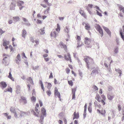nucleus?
<instances>
[{"label": "nucleus", "instance_id": "obj_2", "mask_svg": "<svg viewBox=\"0 0 124 124\" xmlns=\"http://www.w3.org/2000/svg\"><path fill=\"white\" fill-rule=\"evenodd\" d=\"M10 111L12 113H13L14 114V116L16 118H19V117H18L19 114H17L16 112V109L14 107H12L10 108Z\"/></svg>", "mask_w": 124, "mask_h": 124}, {"label": "nucleus", "instance_id": "obj_15", "mask_svg": "<svg viewBox=\"0 0 124 124\" xmlns=\"http://www.w3.org/2000/svg\"><path fill=\"white\" fill-rule=\"evenodd\" d=\"M18 5L19 6H21L22 4H24V2L23 1L20 0H18L17 2Z\"/></svg>", "mask_w": 124, "mask_h": 124}, {"label": "nucleus", "instance_id": "obj_17", "mask_svg": "<svg viewBox=\"0 0 124 124\" xmlns=\"http://www.w3.org/2000/svg\"><path fill=\"white\" fill-rule=\"evenodd\" d=\"M44 119V117L41 115L40 116V120H39V122L41 123V124H43V120Z\"/></svg>", "mask_w": 124, "mask_h": 124}, {"label": "nucleus", "instance_id": "obj_50", "mask_svg": "<svg viewBox=\"0 0 124 124\" xmlns=\"http://www.w3.org/2000/svg\"><path fill=\"white\" fill-rule=\"evenodd\" d=\"M39 102L40 106L41 107L43 105V103L42 101L40 100H39Z\"/></svg>", "mask_w": 124, "mask_h": 124}, {"label": "nucleus", "instance_id": "obj_42", "mask_svg": "<svg viewBox=\"0 0 124 124\" xmlns=\"http://www.w3.org/2000/svg\"><path fill=\"white\" fill-rule=\"evenodd\" d=\"M30 40L33 43H34L35 42V41L32 37H30Z\"/></svg>", "mask_w": 124, "mask_h": 124}, {"label": "nucleus", "instance_id": "obj_9", "mask_svg": "<svg viewBox=\"0 0 124 124\" xmlns=\"http://www.w3.org/2000/svg\"><path fill=\"white\" fill-rule=\"evenodd\" d=\"M16 6V3L14 2H12L10 5V9L11 10H13L15 9V7Z\"/></svg>", "mask_w": 124, "mask_h": 124}, {"label": "nucleus", "instance_id": "obj_23", "mask_svg": "<svg viewBox=\"0 0 124 124\" xmlns=\"http://www.w3.org/2000/svg\"><path fill=\"white\" fill-rule=\"evenodd\" d=\"M51 35L52 36L55 38L57 34L55 31H54L51 33Z\"/></svg>", "mask_w": 124, "mask_h": 124}, {"label": "nucleus", "instance_id": "obj_62", "mask_svg": "<svg viewBox=\"0 0 124 124\" xmlns=\"http://www.w3.org/2000/svg\"><path fill=\"white\" fill-rule=\"evenodd\" d=\"M59 19L60 20H63L64 19V17H59Z\"/></svg>", "mask_w": 124, "mask_h": 124}, {"label": "nucleus", "instance_id": "obj_4", "mask_svg": "<svg viewBox=\"0 0 124 124\" xmlns=\"http://www.w3.org/2000/svg\"><path fill=\"white\" fill-rule=\"evenodd\" d=\"M67 55L68 57V58L67 57L66 55L65 54L64 56L65 59L67 61L70 60V62H71L70 55V54L69 53H67Z\"/></svg>", "mask_w": 124, "mask_h": 124}, {"label": "nucleus", "instance_id": "obj_12", "mask_svg": "<svg viewBox=\"0 0 124 124\" xmlns=\"http://www.w3.org/2000/svg\"><path fill=\"white\" fill-rule=\"evenodd\" d=\"M41 111L42 115L45 116H46V111L45 109L44 108H42Z\"/></svg>", "mask_w": 124, "mask_h": 124}, {"label": "nucleus", "instance_id": "obj_64", "mask_svg": "<svg viewBox=\"0 0 124 124\" xmlns=\"http://www.w3.org/2000/svg\"><path fill=\"white\" fill-rule=\"evenodd\" d=\"M59 123L60 124H62L63 122L61 120H59Z\"/></svg>", "mask_w": 124, "mask_h": 124}, {"label": "nucleus", "instance_id": "obj_25", "mask_svg": "<svg viewBox=\"0 0 124 124\" xmlns=\"http://www.w3.org/2000/svg\"><path fill=\"white\" fill-rule=\"evenodd\" d=\"M74 116L75 117H76V119H78L79 118V114L78 113L76 114L75 112H74Z\"/></svg>", "mask_w": 124, "mask_h": 124}, {"label": "nucleus", "instance_id": "obj_35", "mask_svg": "<svg viewBox=\"0 0 124 124\" xmlns=\"http://www.w3.org/2000/svg\"><path fill=\"white\" fill-rule=\"evenodd\" d=\"M31 100L32 101L35 102L36 101V98L34 96H32L31 98Z\"/></svg>", "mask_w": 124, "mask_h": 124}, {"label": "nucleus", "instance_id": "obj_22", "mask_svg": "<svg viewBox=\"0 0 124 124\" xmlns=\"http://www.w3.org/2000/svg\"><path fill=\"white\" fill-rule=\"evenodd\" d=\"M120 35L121 36V37L123 40L124 41V34L123 33L122 30H121L120 32Z\"/></svg>", "mask_w": 124, "mask_h": 124}, {"label": "nucleus", "instance_id": "obj_44", "mask_svg": "<svg viewBox=\"0 0 124 124\" xmlns=\"http://www.w3.org/2000/svg\"><path fill=\"white\" fill-rule=\"evenodd\" d=\"M8 91L9 92H10L11 93L12 92V89L11 87H10L8 89Z\"/></svg>", "mask_w": 124, "mask_h": 124}, {"label": "nucleus", "instance_id": "obj_45", "mask_svg": "<svg viewBox=\"0 0 124 124\" xmlns=\"http://www.w3.org/2000/svg\"><path fill=\"white\" fill-rule=\"evenodd\" d=\"M36 22L37 23L39 24H41L42 23L41 21L39 19H37Z\"/></svg>", "mask_w": 124, "mask_h": 124}, {"label": "nucleus", "instance_id": "obj_51", "mask_svg": "<svg viewBox=\"0 0 124 124\" xmlns=\"http://www.w3.org/2000/svg\"><path fill=\"white\" fill-rule=\"evenodd\" d=\"M35 92L34 89H33L32 90V95H35Z\"/></svg>", "mask_w": 124, "mask_h": 124}, {"label": "nucleus", "instance_id": "obj_63", "mask_svg": "<svg viewBox=\"0 0 124 124\" xmlns=\"http://www.w3.org/2000/svg\"><path fill=\"white\" fill-rule=\"evenodd\" d=\"M63 120L65 124H67V122L66 119L65 118H63Z\"/></svg>", "mask_w": 124, "mask_h": 124}, {"label": "nucleus", "instance_id": "obj_24", "mask_svg": "<svg viewBox=\"0 0 124 124\" xmlns=\"http://www.w3.org/2000/svg\"><path fill=\"white\" fill-rule=\"evenodd\" d=\"M39 83L40 84L41 86V88L43 90V91H44V88L43 86V83L42 82L41 80L39 81Z\"/></svg>", "mask_w": 124, "mask_h": 124}, {"label": "nucleus", "instance_id": "obj_38", "mask_svg": "<svg viewBox=\"0 0 124 124\" xmlns=\"http://www.w3.org/2000/svg\"><path fill=\"white\" fill-rule=\"evenodd\" d=\"M52 86L51 84L50 83H48L47 85V88L49 89H50Z\"/></svg>", "mask_w": 124, "mask_h": 124}, {"label": "nucleus", "instance_id": "obj_30", "mask_svg": "<svg viewBox=\"0 0 124 124\" xmlns=\"http://www.w3.org/2000/svg\"><path fill=\"white\" fill-rule=\"evenodd\" d=\"M55 95L57 96L58 97H61V95L60 93L59 92H57L56 93H54Z\"/></svg>", "mask_w": 124, "mask_h": 124}, {"label": "nucleus", "instance_id": "obj_1", "mask_svg": "<svg viewBox=\"0 0 124 124\" xmlns=\"http://www.w3.org/2000/svg\"><path fill=\"white\" fill-rule=\"evenodd\" d=\"M94 26L95 28L100 33L101 37H102L103 35V32L101 27L99 24H95Z\"/></svg>", "mask_w": 124, "mask_h": 124}, {"label": "nucleus", "instance_id": "obj_56", "mask_svg": "<svg viewBox=\"0 0 124 124\" xmlns=\"http://www.w3.org/2000/svg\"><path fill=\"white\" fill-rule=\"evenodd\" d=\"M77 39L78 41H79L81 39V38L80 36H77Z\"/></svg>", "mask_w": 124, "mask_h": 124}, {"label": "nucleus", "instance_id": "obj_6", "mask_svg": "<svg viewBox=\"0 0 124 124\" xmlns=\"http://www.w3.org/2000/svg\"><path fill=\"white\" fill-rule=\"evenodd\" d=\"M60 45L61 48H64V50H66L67 49V47L66 45L64 44L62 42H60Z\"/></svg>", "mask_w": 124, "mask_h": 124}, {"label": "nucleus", "instance_id": "obj_32", "mask_svg": "<svg viewBox=\"0 0 124 124\" xmlns=\"http://www.w3.org/2000/svg\"><path fill=\"white\" fill-rule=\"evenodd\" d=\"M68 83L71 86H72L73 85V82L72 81H68Z\"/></svg>", "mask_w": 124, "mask_h": 124}, {"label": "nucleus", "instance_id": "obj_55", "mask_svg": "<svg viewBox=\"0 0 124 124\" xmlns=\"http://www.w3.org/2000/svg\"><path fill=\"white\" fill-rule=\"evenodd\" d=\"M57 92H59L58 91L56 87H55V88L54 93H56Z\"/></svg>", "mask_w": 124, "mask_h": 124}, {"label": "nucleus", "instance_id": "obj_21", "mask_svg": "<svg viewBox=\"0 0 124 124\" xmlns=\"http://www.w3.org/2000/svg\"><path fill=\"white\" fill-rule=\"evenodd\" d=\"M90 28V25L88 23L86 24V25L85 26V28L86 30H89Z\"/></svg>", "mask_w": 124, "mask_h": 124}, {"label": "nucleus", "instance_id": "obj_28", "mask_svg": "<svg viewBox=\"0 0 124 124\" xmlns=\"http://www.w3.org/2000/svg\"><path fill=\"white\" fill-rule=\"evenodd\" d=\"M82 10H80V12H79L80 13L81 15L82 16H83L85 18H86V15L84 13H82Z\"/></svg>", "mask_w": 124, "mask_h": 124}, {"label": "nucleus", "instance_id": "obj_26", "mask_svg": "<svg viewBox=\"0 0 124 124\" xmlns=\"http://www.w3.org/2000/svg\"><path fill=\"white\" fill-rule=\"evenodd\" d=\"M64 30L65 32H66L67 33H69V27L68 26H66V29H64Z\"/></svg>", "mask_w": 124, "mask_h": 124}, {"label": "nucleus", "instance_id": "obj_58", "mask_svg": "<svg viewBox=\"0 0 124 124\" xmlns=\"http://www.w3.org/2000/svg\"><path fill=\"white\" fill-rule=\"evenodd\" d=\"M93 6V5L92 4H89L88 5V6L91 8H92Z\"/></svg>", "mask_w": 124, "mask_h": 124}, {"label": "nucleus", "instance_id": "obj_46", "mask_svg": "<svg viewBox=\"0 0 124 124\" xmlns=\"http://www.w3.org/2000/svg\"><path fill=\"white\" fill-rule=\"evenodd\" d=\"M100 97L99 95L97 93L96 94V96L95 97V99L97 100L99 98H100Z\"/></svg>", "mask_w": 124, "mask_h": 124}, {"label": "nucleus", "instance_id": "obj_49", "mask_svg": "<svg viewBox=\"0 0 124 124\" xmlns=\"http://www.w3.org/2000/svg\"><path fill=\"white\" fill-rule=\"evenodd\" d=\"M93 88L94 89L96 90H98V88L95 85H94L93 86Z\"/></svg>", "mask_w": 124, "mask_h": 124}, {"label": "nucleus", "instance_id": "obj_37", "mask_svg": "<svg viewBox=\"0 0 124 124\" xmlns=\"http://www.w3.org/2000/svg\"><path fill=\"white\" fill-rule=\"evenodd\" d=\"M46 93L48 95L50 96L51 94V92L50 90H48L46 91Z\"/></svg>", "mask_w": 124, "mask_h": 124}, {"label": "nucleus", "instance_id": "obj_61", "mask_svg": "<svg viewBox=\"0 0 124 124\" xmlns=\"http://www.w3.org/2000/svg\"><path fill=\"white\" fill-rule=\"evenodd\" d=\"M53 77L52 73L51 72L50 74V75L49 77V78H51Z\"/></svg>", "mask_w": 124, "mask_h": 124}, {"label": "nucleus", "instance_id": "obj_48", "mask_svg": "<svg viewBox=\"0 0 124 124\" xmlns=\"http://www.w3.org/2000/svg\"><path fill=\"white\" fill-rule=\"evenodd\" d=\"M5 32V31L2 30V29H1L0 28V33L1 34V35L2 34L4 33Z\"/></svg>", "mask_w": 124, "mask_h": 124}, {"label": "nucleus", "instance_id": "obj_14", "mask_svg": "<svg viewBox=\"0 0 124 124\" xmlns=\"http://www.w3.org/2000/svg\"><path fill=\"white\" fill-rule=\"evenodd\" d=\"M13 21L15 23L18 21H19L20 18L18 16H15L13 17Z\"/></svg>", "mask_w": 124, "mask_h": 124}, {"label": "nucleus", "instance_id": "obj_33", "mask_svg": "<svg viewBox=\"0 0 124 124\" xmlns=\"http://www.w3.org/2000/svg\"><path fill=\"white\" fill-rule=\"evenodd\" d=\"M113 89V87L110 86H108V89L109 91H111Z\"/></svg>", "mask_w": 124, "mask_h": 124}, {"label": "nucleus", "instance_id": "obj_31", "mask_svg": "<svg viewBox=\"0 0 124 124\" xmlns=\"http://www.w3.org/2000/svg\"><path fill=\"white\" fill-rule=\"evenodd\" d=\"M7 43V42L6 41H4L3 43V46H7V45L8 44V43Z\"/></svg>", "mask_w": 124, "mask_h": 124}, {"label": "nucleus", "instance_id": "obj_41", "mask_svg": "<svg viewBox=\"0 0 124 124\" xmlns=\"http://www.w3.org/2000/svg\"><path fill=\"white\" fill-rule=\"evenodd\" d=\"M115 70L116 72H118V73L122 72V71L119 69H115Z\"/></svg>", "mask_w": 124, "mask_h": 124}, {"label": "nucleus", "instance_id": "obj_11", "mask_svg": "<svg viewBox=\"0 0 124 124\" xmlns=\"http://www.w3.org/2000/svg\"><path fill=\"white\" fill-rule=\"evenodd\" d=\"M17 60H16V62L18 64H19V62L21 61L20 56L19 54H18L17 55Z\"/></svg>", "mask_w": 124, "mask_h": 124}, {"label": "nucleus", "instance_id": "obj_39", "mask_svg": "<svg viewBox=\"0 0 124 124\" xmlns=\"http://www.w3.org/2000/svg\"><path fill=\"white\" fill-rule=\"evenodd\" d=\"M39 68V66H35V67H33V69L34 70H38V69Z\"/></svg>", "mask_w": 124, "mask_h": 124}, {"label": "nucleus", "instance_id": "obj_43", "mask_svg": "<svg viewBox=\"0 0 124 124\" xmlns=\"http://www.w3.org/2000/svg\"><path fill=\"white\" fill-rule=\"evenodd\" d=\"M24 24H25L27 26H29L31 25L30 23L28 21V22H27L26 23Z\"/></svg>", "mask_w": 124, "mask_h": 124}, {"label": "nucleus", "instance_id": "obj_40", "mask_svg": "<svg viewBox=\"0 0 124 124\" xmlns=\"http://www.w3.org/2000/svg\"><path fill=\"white\" fill-rule=\"evenodd\" d=\"M92 108L90 106H89L88 108V110L89 112L91 113L92 112Z\"/></svg>", "mask_w": 124, "mask_h": 124}, {"label": "nucleus", "instance_id": "obj_3", "mask_svg": "<svg viewBox=\"0 0 124 124\" xmlns=\"http://www.w3.org/2000/svg\"><path fill=\"white\" fill-rule=\"evenodd\" d=\"M115 97L114 95L110 93H109L107 95L108 99L110 101L112 100Z\"/></svg>", "mask_w": 124, "mask_h": 124}, {"label": "nucleus", "instance_id": "obj_16", "mask_svg": "<svg viewBox=\"0 0 124 124\" xmlns=\"http://www.w3.org/2000/svg\"><path fill=\"white\" fill-rule=\"evenodd\" d=\"M98 73V70L97 69H95L93 70L92 72L90 75H94Z\"/></svg>", "mask_w": 124, "mask_h": 124}, {"label": "nucleus", "instance_id": "obj_60", "mask_svg": "<svg viewBox=\"0 0 124 124\" xmlns=\"http://www.w3.org/2000/svg\"><path fill=\"white\" fill-rule=\"evenodd\" d=\"M40 5L44 8H46L47 7V6L46 5L44 4H41Z\"/></svg>", "mask_w": 124, "mask_h": 124}, {"label": "nucleus", "instance_id": "obj_59", "mask_svg": "<svg viewBox=\"0 0 124 124\" xmlns=\"http://www.w3.org/2000/svg\"><path fill=\"white\" fill-rule=\"evenodd\" d=\"M9 47L10 50V51L11 52L13 50V47L11 45H10L9 46Z\"/></svg>", "mask_w": 124, "mask_h": 124}, {"label": "nucleus", "instance_id": "obj_27", "mask_svg": "<svg viewBox=\"0 0 124 124\" xmlns=\"http://www.w3.org/2000/svg\"><path fill=\"white\" fill-rule=\"evenodd\" d=\"M44 27L43 28V29H40V31H41L40 32V34L41 35H43L45 33L44 31Z\"/></svg>", "mask_w": 124, "mask_h": 124}, {"label": "nucleus", "instance_id": "obj_8", "mask_svg": "<svg viewBox=\"0 0 124 124\" xmlns=\"http://www.w3.org/2000/svg\"><path fill=\"white\" fill-rule=\"evenodd\" d=\"M19 112H18V113H20L19 116H18V117H19V118L22 117V116H24L26 114V112L22 111L20 110H19Z\"/></svg>", "mask_w": 124, "mask_h": 124}, {"label": "nucleus", "instance_id": "obj_5", "mask_svg": "<svg viewBox=\"0 0 124 124\" xmlns=\"http://www.w3.org/2000/svg\"><path fill=\"white\" fill-rule=\"evenodd\" d=\"M102 27L105 31L107 32L108 35L110 36L111 35V32L110 30L108 28L105 27L104 26H102Z\"/></svg>", "mask_w": 124, "mask_h": 124}, {"label": "nucleus", "instance_id": "obj_47", "mask_svg": "<svg viewBox=\"0 0 124 124\" xmlns=\"http://www.w3.org/2000/svg\"><path fill=\"white\" fill-rule=\"evenodd\" d=\"M22 19L23 21L25 23H26L27 22H28V20L26 19V18L23 17Z\"/></svg>", "mask_w": 124, "mask_h": 124}, {"label": "nucleus", "instance_id": "obj_10", "mask_svg": "<svg viewBox=\"0 0 124 124\" xmlns=\"http://www.w3.org/2000/svg\"><path fill=\"white\" fill-rule=\"evenodd\" d=\"M84 61L85 62L87 67L88 69H89V62L88 59L87 58H85L84 59Z\"/></svg>", "mask_w": 124, "mask_h": 124}, {"label": "nucleus", "instance_id": "obj_53", "mask_svg": "<svg viewBox=\"0 0 124 124\" xmlns=\"http://www.w3.org/2000/svg\"><path fill=\"white\" fill-rule=\"evenodd\" d=\"M12 77V74L11 73V72L10 71L9 73V75L8 76V78H10V77Z\"/></svg>", "mask_w": 124, "mask_h": 124}, {"label": "nucleus", "instance_id": "obj_7", "mask_svg": "<svg viewBox=\"0 0 124 124\" xmlns=\"http://www.w3.org/2000/svg\"><path fill=\"white\" fill-rule=\"evenodd\" d=\"M76 90V88L72 89V99L75 100V93Z\"/></svg>", "mask_w": 124, "mask_h": 124}, {"label": "nucleus", "instance_id": "obj_29", "mask_svg": "<svg viewBox=\"0 0 124 124\" xmlns=\"http://www.w3.org/2000/svg\"><path fill=\"white\" fill-rule=\"evenodd\" d=\"M57 28L56 29V30L57 31H58V30L59 31L60 30V27L59 24H57Z\"/></svg>", "mask_w": 124, "mask_h": 124}, {"label": "nucleus", "instance_id": "obj_52", "mask_svg": "<svg viewBox=\"0 0 124 124\" xmlns=\"http://www.w3.org/2000/svg\"><path fill=\"white\" fill-rule=\"evenodd\" d=\"M70 70L68 68L67 69H66V73L67 74H68L69 73L70 71Z\"/></svg>", "mask_w": 124, "mask_h": 124}, {"label": "nucleus", "instance_id": "obj_36", "mask_svg": "<svg viewBox=\"0 0 124 124\" xmlns=\"http://www.w3.org/2000/svg\"><path fill=\"white\" fill-rule=\"evenodd\" d=\"M118 47H117L114 50L115 53L116 54H117L118 52Z\"/></svg>", "mask_w": 124, "mask_h": 124}, {"label": "nucleus", "instance_id": "obj_13", "mask_svg": "<svg viewBox=\"0 0 124 124\" xmlns=\"http://www.w3.org/2000/svg\"><path fill=\"white\" fill-rule=\"evenodd\" d=\"M90 40V39L87 38H85V43L87 45H89L90 43L89 40Z\"/></svg>", "mask_w": 124, "mask_h": 124}, {"label": "nucleus", "instance_id": "obj_19", "mask_svg": "<svg viewBox=\"0 0 124 124\" xmlns=\"http://www.w3.org/2000/svg\"><path fill=\"white\" fill-rule=\"evenodd\" d=\"M22 37H23L25 38V35L26 34V30L24 29H23L22 30Z\"/></svg>", "mask_w": 124, "mask_h": 124}, {"label": "nucleus", "instance_id": "obj_54", "mask_svg": "<svg viewBox=\"0 0 124 124\" xmlns=\"http://www.w3.org/2000/svg\"><path fill=\"white\" fill-rule=\"evenodd\" d=\"M13 23V21L12 20H9L8 21V23L9 24H11Z\"/></svg>", "mask_w": 124, "mask_h": 124}, {"label": "nucleus", "instance_id": "obj_20", "mask_svg": "<svg viewBox=\"0 0 124 124\" xmlns=\"http://www.w3.org/2000/svg\"><path fill=\"white\" fill-rule=\"evenodd\" d=\"M27 80L29 81L30 83L32 85H33L34 83L32 78L31 77H29V78L27 79Z\"/></svg>", "mask_w": 124, "mask_h": 124}, {"label": "nucleus", "instance_id": "obj_18", "mask_svg": "<svg viewBox=\"0 0 124 124\" xmlns=\"http://www.w3.org/2000/svg\"><path fill=\"white\" fill-rule=\"evenodd\" d=\"M0 84L2 85V87L4 88H5L7 85L6 82H4L2 81L0 83Z\"/></svg>", "mask_w": 124, "mask_h": 124}, {"label": "nucleus", "instance_id": "obj_34", "mask_svg": "<svg viewBox=\"0 0 124 124\" xmlns=\"http://www.w3.org/2000/svg\"><path fill=\"white\" fill-rule=\"evenodd\" d=\"M96 11L97 12V14L100 16H102V15L101 13L99 12L97 10H96Z\"/></svg>", "mask_w": 124, "mask_h": 124}, {"label": "nucleus", "instance_id": "obj_57", "mask_svg": "<svg viewBox=\"0 0 124 124\" xmlns=\"http://www.w3.org/2000/svg\"><path fill=\"white\" fill-rule=\"evenodd\" d=\"M86 112H84V113L83 114V116H84V119L86 117Z\"/></svg>", "mask_w": 124, "mask_h": 124}]
</instances>
